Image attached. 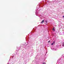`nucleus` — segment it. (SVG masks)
<instances>
[{
    "label": "nucleus",
    "instance_id": "8",
    "mask_svg": "<svg viewBox=\"0 0 64 64\" xmlns=\"http://www.w3.org/2000/svg\"><path fill=\"white\" fill-rule=\"evenodd\" d=\"M63 46H64V44H63Z\"/></svg>",
    "mask_w": 64,
    "mask_h": 64
},
{
    "label": "nucleus",
    "instance_id": "4",
    "mask_svg": "<svg viewBox=\"0 0 64 64\" xmlns=\"http://www.w3.org/2000/svg\"><path fill=\"white\" fill-rule=\"evenodd\" d=\"M43 64H45V63L43 62Z\"/></svg>",
    "mask_w": 64,
    "mask_h": 64
},
{
    "label": "nucleus",
    "instance_id": "7",
    "mask_svg": "<svg viewBox=\"0 0 64 64\" xmlns=\"http://www.w3.org/2000/svg\"><path fill=\"white\" fill-rule=\"evenodd\" d=\"M63 18H64V16H63Z\"/></svg>",
    "mask_w": 64,
    "mask_h": 64
},
{
    "label": "nucleus",
    "instance_id": "1",
    "mask_svg": "<svg viewBox=\"0 0 64 64\" xmlns=\"http://www.w3.org/2000/svg\"><path fill=\"white\" fill-rule=\"evenodd\" d=\"M44 22V20H43L41 22V23H43Z\"/></svg>",
    "mask_w": 64,
    "mask_h": 64
},
{
    "label": "nucleus",
    "instance_id": "3",
    "mask_svg": "<svg viewBox=\"0 0 64 64\" xmlns=\"http://www.w3.org/2000/svg\"><path fill=\"white\" fill-rule=\"evenodd\" d=\"M51 45H53V43H52V44H51Z\"/></svg>",
    "mask_w": 64,
    "mask_h": 64
},
{
    "label": "nucleus",
    "instance_id": "2",
    "mask_svg": "<svg viewBox=\"0 0 64 64\" xmlns=\"http://www.w3.org/2000/svg\"><path fill=\"white\" fill-rule=\"evenodd\" d=\"M54 29H55V28H53L52 29V30L53 31H55V30Z\"/></svg>",
    "mask_w": 64,
    "mask_h": 64
},
{
    "label": "nucleus",
    "instance_id": "5",
    "mask_svg": "<svg viewBox=\"0 0 64 64\" xmlns=\"http://www.w3.org/2000/svg\"><path fill=\"white\" fill-rule=\"evenodd\" d=\"M50 42V41H49L48 42V43H49V42Z\"/></svg>",
    "mask_w": 64,
    "mask_h": 64
},
{
    "label": "nucleus",
    "instance_id": "6",
    "mask_svg": "<svg viewBox=\"0 0 64 64\" xmlns=\"http://www.w3.org/2000/svg\"><path fill=\"white\" fill-rule=\"evenodd\" d=\"M53 43H55V42H53Z\"/></svg>",
    "mask_w": 64,
    "mask_h": 64
}]
</instances>
